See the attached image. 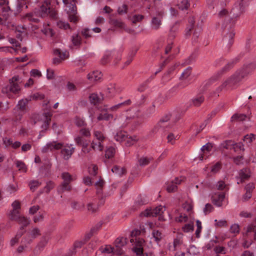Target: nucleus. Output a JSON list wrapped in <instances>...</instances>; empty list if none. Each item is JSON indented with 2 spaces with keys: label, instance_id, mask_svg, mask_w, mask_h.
Returning <instances> with one entry per match:
<instances>
[{
  "label": "nucleus",
  "instance_id": "f257e3e1",
  "mask_svg": "<svg viewBox=\"0 0 256 256\" xmlns=\"http://www.w3.org/2000/svg\"><path fill=\"white\" fill-rule=\"evenodd\" d=\"M247 72L244 69L236 71L234 74L226 80L216 90L217 93L222 90L235 88L238 84L246 75Z\"/></svg>",
  "mask_w": 256,
  "mask_h": 256
},
{
  "label": "nucleus",
  "instance_id": "f03ea898",
  "mask_svg": "<svg viewBox=\"0 0 256 256\" xmlns=\"http://www.w3.org/2000/svg\"><path fill=\"white\" fill-rule=\"evenodd\" d=\"M166 11L162 6H156L155 14L152 17L150 26L152 30H159L162 25L163 18Z\"/></svg>",
  "mask_w": 256,
  "mask_h": 256
},
{
  "label": "nucleus",
  "instance_id": "7ed1b4c3",
  "mask_svg": "<svg viewBox=\"0 0 256 256\" xmlns=\"http://www.w3.org/2000/svg\"><path fill=\"white\" fill-rule=\"evenodd\" d=\"M61 178L62 182L58 188L59 193H62L66 191H70L72 189L70 183L76 180V178L68 172H64L62 174Z\"/></svg>",
  "mask_w": 256,
  "mask_h": 256
},
{
  "label": "nucleus",
  "instance_id": "20e7f679",
  "mask_svg": "<svg viewBox=\"0 0 256 256\" xmlns=\"http://www.w3.org/2000/svg\"><path fill=\"white\" fill-rule=\"evenodd\" d=\"M20 78L18 76H14L10 80V83L6 87L4 88L2 92L4 93L12 92L14 94H18L20 90L19 85Z\"/></svg>",
  "mask_w": 256,
  "mask_h": 256
},
{
  "label": "nucleus",
  "instance_id": "39448f33",
  "mask_svg": "<svg viewBox=\"0 0 256 256\" xmlns=\"http://www.w3.org/2000/svg\"><path fill=\"white\" fill-rule=\"evenodd\" d=\"M165 210V207L162 206H159L153 209H146L141 213V215L146 217L156 216H158V220L163 221L164 220V218L162 216V214H163Z\"/></svg>",
  "mask_w": 256,
  "mask_h": 256
},
{
  "label": "nucleus",
  "instance_id": "423d86ee",
  "mask_svg": "<svg viewBox=\"0 0 256 256\" xmlns=\"http://www.w3.org/2000/svg\"><path fill=\"white\" fill-rule=\"evenodd\" d=\"M114 56L115 64L121 60L120 54H118L117 52L114 50H106L104 52V56L100 60V64L102 65H105L110 62L111 58Z\"/></svg>",
  "mask_w": 256,
  "mask_h": 256
},
{
  "label": "nucleus",
  "instance_id": "0eeeda50",
  "mask_svg": "<svg viewBox=\"0 0 256 256\" xmlns=\"http://www.w3.org/2000/svg\"><path fill=\"white\" fill-rule=\"evenodd\" d=\"M50 2L48 0L44 1L36 12L37 14L40 17H46L50 14L52 17L55 16V12L50 11Z\"/></svg>",
  "mask_w": 256,
  "mask_h": 256
},
{
  "label": "nucleus",
  "instance_id": "6e6552de",
  "mask_svg": "<svg viewBox=\"0 0 256 256\" xmlns=\"http://www.w3.org/2000/svg\"><path fill=\"white\" fill-rule=\"evenodd\" d=\"M28 102V100L26 99L21 100L18 102L16 108L14 109L16 121L21 120L22 115L26 112V105Z\"/></svg>",
  "mask_w": 256,
  "mask_h": 256
},
{
  "label": "nucleus",
  "instance_id": "1a4fd4ad",
  "mask_svg": "<svg viewBox=\"0 0 256 256\" xmlns=\"http://www.w3.org/2000/svg\"><path fill=\"white\" fill-rule=\"evenodd\" d=\"M245 4V0H240V2L235 4L230 13L232 19H236L244 12Z\"/></svg>",
  "mask_w": 256,
  "mask_h": 256
},
{
  "label": "nucleus",
  "instance_id": "9d476101",
  "mask_svg": "<svg viewBox=\"0 0 256 256\" xmlns=\"http://www.w3.org/2000/svg\"><path fill=\"white\" fill-rule=\"evenodd\" d=\"M144 245V240L143 238H136V243L132 248V250L137 256H148V254L147 253H143Z\"/></svg>",
  "mask_w": 256,
  "mask_h": 256
},
{
  "label": "nucleus",
  "instance_id": "9b49d317",
  "mask_svg": "<svg viewBox=\"0 0 256 256\" xmlns=\"http://www.w3.org/2000/svg\"><path fill=\"white\" fill-rule=\"evenodd\" d=\"M12 220L16 221L21 226L18 231L24 232V228L30 224V220L26 217L21 216L20 214L10 218Z\"/></svg>",
  "mask_w": 256,
  "mask_h": 256
},
{
  "label": "nucleus",
  "instance_id": "f8f14e48",
  "mask_svg": "<svg viewBox=\"0 0 256 256\" xmlns=\"http://www.w3.org/2000/svg\"><path fill=\"white\" fill-rule=\"evenodd\" d=\"M192 73V68L188 67L187 68L182 74L181 76L180 77V79L182 80L178 85L177 86L178 88H184L188 84V82H186V80H188V77L190 76Z\"/></svg>",
  "mask_w": 256,
  "mask_h": 256
},
{
  "label": "nucleus",
  "instance_id": "ddd939ff",
  "mask_svg": "<svg viewBox=\"0 0 256 256\" xmlns=\"http://www.w3.org/2000/svg\"><path fill=\"white\" fill-rule=\"evenodd\" d=\"M62 147V144L60 142H56L55 141L48 142L44 146L42 150L43 153H46L49 151L52 152L54 150H58L61 149Z\"/></svg>",
  "mask_w": 256,
  "mask_h": 256
},
{
  "label": "nucleus",
  "instance_id": "4468645a",
  "mask_svg": "<svg viewBox=\"0 0 256 256\" xmlns=\"http://www.w3.org/2000/svg\"><path fill=\"white\" fill-rule=\"evenodd\" d=\"M52 114L50 112H44L41 116L40 120H38L39 122H42L41 126L42 130L40 132H42L44 130H46L49 126L50 122L51 120Z\"/></svg>",
  "mask_w": 256,
  "mask_h": 256
},
{
  "label": "nucleus",
  "instance_id": "2eb2a0df",
  "mask_svg": "<svg viewBox=\"0 0 256 256\" xmlns=\"http://www.w3.org/2000/svg\"><path fill=\"white\" fill-rule=\"evenodd\" d=\"M62 148L61 150L62 154L63 156V158L66 160H68L74 152V148L72 144H66L64 146H62Z\"/></svg>",
  "mask_w": 256,
  "mask_h": 256
},
{
  "label": "nucleus",
  "instance_id": "dca6fc26",
  "mask_svg": "<svg viewBox=\"0 0 256 256\" xmlns=\"http://www.w3.org/2000/svg\"><path fill=\"white\" fill-rule=\"evenodd\" d=\"M127 238L124 237L118 238L115 240V248H116V254L120 255L124 252L122 247L124 246L127 244Z\"/></svg>",
  "mask_w": 256,
  "mask_h": 256
},
{
  "label": "nucleus",
  "instance_id": "f3484780",
  "mask_svg": "<svg viewBox=\"0 0 256 256\" xmlns=\"http://www.w3.org/2000/svg\"><path fill=\"white\" fill-rule=\"evenodd\" d=\"M225 198L224 192L214 193L212 196L213 204L217 206H221L222 202Z\"/></svg>",
  "mask_w": 256,
  "mask_h": 256
},
{
  "label": "nucleus",
  "instance_id": "a211bd4d",
  "mask_svg": "<svg viewBox=\"0 0 256 256\" xmlns=\"http://www.w3.org/2000/svg\"><path fill=\"white\" fill-rule=\"evenodd\" d=\"M54 54L55 55L58 56L59 58H54L53 59V63L54 64H58L68 57V53L66 51L62 52L60 50L56 49L54 50Z\"/></svg>",
  "mask_w": 256,
  "mask_h": 256
},
{
  "label": "nucleus",
  "instance_id": "6ab92c4d",
  "mask_svg": "<svg viewBox=\"0 0 256 256\" xmlns=\"http://www.w3.org/2000/svg\"><path fill=\"white\" fill-rule=\"evenodd\" d=\"M212 144L210 142H208L202 146L201 148L202 154L200 156V160H206L208 157V154L212 150Z\"/></svg>",
  "mask_w": 256,
  "mask_h": 256
},
{
  "label": "nucleus",
  "instance_id": "aec40b11",
  "mask_svg": "<svg viewBox=\"0 0 256 256\" xmlns=\"http://www.w3.org/2000/svg\"><path fill=\"white\" fill-rule=\"evenodd\" d=\"M182 179L176 178L174 180L167 184L166 190L169 192H174L177 190V185L180 184Z\"/></svg>",
  "mask_w": 256,
  "mask_h": 256
},
{
  "label": "nucleus",
  "instance_id": "412c9836",
  "mask_svg": "<svg viewBox=\"0 0 256 256\" xmlns=\"http://www.w3.org/2000/svg\"><path fill=\"white\" fill-rule=\"evenodd\" d=\"M121 91L122 88L115 84H110L106 89V92L110 96H114L116 94L120 92Z\"/></svg>",
  "mask_w": 256,
  "mask_h": 256
},
{
  "label": "nucleus",
  "instance_id": "4be33fe9",
  "mask_svg": "<svg viewBox=\"0 0 256 256\" xmlns=\"http://www.w3.org/2000/svg\"><path fill=\"white\" fill-rule=\"evenodd\" d=\"M152 238L158 244L164 238V235L161 230L154 229L152 232Z\"/></svg>",
  "mask_w": 256,
  "mask_h": 256
},
{
  "label": "nucleus",
  "instance_id": "5701e85b",
  "mask_svg": "<svg viewBox=\"0 0 256 256\" xmlns=\"http://www.w3.org/2000/svg\"><path fill=\"white\" fill-rule=\"evenodd\" d=\"M12 210L10 216V218L18 215L20 214V204L18 200L14 201L12 204Z\"/></svg>",
  "mask_w": 256,
  "mask_h": 256
},
{
  "label": "nucleus",
  "instance_id": "b1692460",
  "mask_svg": "<svg viewBox=\"0 0 256 256\" xmlns=\"http://www.w3.org/2000/svg\"><path fill=\"white\" fill-rule=\"evenodd\" d=\"M102 74L98 70L94 71L89 73L88 76V78L91 82H96L100 80L102 77Z\"/></svg>",
  "mask_w": 256,
  "mask_h": 256
},
{
  "label": "nucleus",
  "instance_id": "393cba45",
  "mask_svg": "<svg viewBox=\"0 0 256 256\" xmlns=\"http://www.w3.org/2000/svg\"><path fill=\"white\" fill-rule=\"evenodd\" d=\"M104 100V96L100 93V95L97 94H92L90 96V100L91 103L96 105L100 103Z\"/></svg>",
  "mask_w": 256,
  "mask_h": 256
},
{
  "label": "nucleus",
  "instance_id": "a878e982",
  "mask_svg": "<svg viewBox=\"0 0 256 256\" xmlns=\"http://www.w3.org/2000/svg\"><path fill=\"white\" fill-rule=\"evenodd\" d=\"M240 182H238V184L240 182H243L245 180L248 179L250 176V172L248 168H244L240 170L239 172Z\"/></svg>",
  "mask_w": 256,
  "mask_h": 256
},
{
  "label": "nucleus",
  "instance_id": "bb28decb",
  "mask_svg": "<svg viewBox=\"0 0 256 256\" xmlns=\"http://www.w3.org/2000/svg\"><path fill=\"white\" fill-rule=\"evenodd\" d=\"M204 100V96L202 94H198L191 100L190 104L194 106H199Z\"/></svg>",
  "mask_w": 256,
  "mask_h": 256
},
{
  "label": "nucleus",
  "instance_id": "cd10ccee",
  "mask_svg": "<svg viewBox=\"0 0 256 256\" xmlns=\"http://www.w3.org/2000/svg\"><path fill=\"white\" fill-rule=\"evenodd\" d=\"M170 116L166 115L164 118H162L156 124V125L154 126V130L156 131V129H158L157 130H158L159 128H164L167 127L168 124L166 122L170 120Z\"/></svg>",
  "mask_w": 256,
  "mask_h": 256
},
{
  "label": "nucleus",
  "instance_id": "c85d7f7f",
  "mask_svg": "<svg viewBox=\"0 0 256 256\" xmlns=\"http://www.w3.org/2000/svg\"><path fill=\"white\" fill-rule=\"evenodd\" d=\"M235 35L234 30H231L228 33H227L224 36L223 40L225 42H228L229 46H231L233 43V38Z\"/></svg>",
  "mask_w": 256,
  "mask_h": 256
},
{
  "label": "nucleus",
  "instance_id": "c756f323",
  "mask_svg": "<svg viewBox=\"0 0 256 256\" xmlns=\"http://www.w3.org/2000/svg\"><path fill=\"white\" fill-rule=\"evenodd\" d=\"M91 148L94 150L102 152L104 148L103 142L94 140L91 143Z\"/></svg>",
  "mask_w": 256,
  "mask_h": 256
},
{
  "label": "nucleus",
  "instance_id": "7c9ffc66",
  "mask_svg": "<svg viewBox=\"0 0 256 256\" xmlns=\"http://www.w3.org/2000/svg\"><path fill=\"white\" fill-rule=\"evenodd\" d=\"M132 102L130 100H128L124 102L116 104L110 108V110L112 112L116 111L118 109L122 108L125 106H129L131 104Z\"/></svg>",
  "mask_w": 256,
  "mask_h": 256
},
{
  "label": "nucleus",
  "instance_id": "2f4dec72",
  "mask_svg": "<svg viewBox=\"0 0 256 256\" xmlns=\"http://www.w3.org/2000/svg\"><path fill=\"white\" fill-rule=\"evenodd\" d=\"M38 15L37 14L36 12H35L34 14L30 12L26 14L24 16V19L25 20H28L33 22H37L38 21V19L37 16Z\"/></svg>",
  "mask_w": 256,
  "mask_h": 256
},
{
  "label": "nucleus",
  "instance_id": "473e14b6",
  "mask_svg": "<svg viewBox=\"0 0 256 256\" xmlns=\"http://www.w3.org/2000/svg\"><path fill=\"white\" fill-rule=\"evenodd\" d=\"M239 61L238 57H236L234 59H232L222 68V71L223 72H226L230 70L234 65Z\"/></svg>",
  "mask_w": 256,
  "mask_h": 256
},
{
  "label": "nucleus",
  "instance_id": "72a5a7b5",
  "mask_svg": "<svg viewBox=\"0 0 256 256\" xmlns=\"http://www.w3.org/2000/svg\"><path fill=\"white\" fill-rule=\"evenodd\" d=\"M138 140V138L136 136H128L127 135V136L125 140H124V144L127 146H130L133 144H134Z\"/></svg>",
  "mask_w": 256,
  "mask_h": 256
},
{
  "label": "nucleus",
  "instance_id": "f704fd0d",
  "mask_svg": "<svg viewBox=\"0 0 256 256\" xmlns=\"http://www.w3.org/2000/svg\"><path fill=\"white\" fill-rule=\"evenodd\" d=\"M14 162L19 171L22 172H26L28 168L24 162L22 160H16Z\"/></svg>",
  "mask_w": 256,
  "mask_h": 256
},
{
  "label": "nucleus",
  "instance_id": "c9c22d12",
  "mask_svg": "<svg viewBox=\"0 0 256 256\" xmlns=\"http://www.w3.org/2000/svg\"><path fill=\"white\" fill-rule=\"evenodd\" d=\"M94 136L96 138V139H94L95 140L102 142H104V141L106 139V137L103 132L98 130H94Z\"/></svg>",
  "mask_w": 256,
  "mask_h": 256
},
{
  "label": "nucleus",
  "instance_id": "e433bc0d",
  "mask_svg": "<svg viewBox=\"0 0 256 256\" xmlns=\"http://www.w3.org/2000/svg\"><path fill=\"white\" fill-rule=\"evenodd\" d=\"M104 184V182L101 178H100L95 183L94 186L96 188V193L98 194L102 193Z\"/></svg>",
  "mask_w": 256,
  "mask_h": 256
},
{
  "label": "nucleus",
  "instance_id": "4c0bfd02",
  "mask_svg": "<svg viewBox=\"0 0 256 256\" xmlns=\"http://www.w3.org/2000/svg\"><path fill=\"white\" fill-rule=\"evenodd\" d=\"M100 250L101 251L102 253H106V254H116V248L114 247H112L110 245H106L104 248H100Z\"/></svg>",
  "mask_w": 256,
  "mask_h": 256
},
{
  "label": "nucleus",
  "instance_id": "58836bf2",
  "mask_svg": "<svg viewBox=\"0 0 256 256\" xmlns=\"http://www.w3.org/2000/svg\"><path fill=\"white\" fill-rule=\"evenodd\" d=\"M24 234V232H20L18 231L16 234V236L12 238L10 240V245L12 246H14L16 244H17L20 237Z\"/></svg>",
  "mask_w": 256,
  "mask_h": 256
},
{
  "label": "nucleus",
  "instance_id": "ea45409f",
  "mask_svg": "<svg viewBox=\"0 0 256 256\" xmlns=\"http://www.w3.org/2000/svg\"><path fill=\"white\" fill-rule=\"evenodd\" d=\"M112 171L113 173H114L119 176H122L126 172V170L124 168L118 166H114L112 168Z\"/></svg>",
  "mask_w": 256,
  "mask_h": 256
},
{
  "label": "nucleus",
  "instance_id": "a19ab883",
  "mask_svg": "<svg viewBox=\"0 0 256 256\" xmlns=\"http://www.w3.org/2000/svg\"><path fill=\"white\" fill-rule=\"evenodd\" d=\"M28 234L34 240L40 235V232L38 228H34L28 232Z\"/></svg>",
  "mask_w": 256,
  "mask_h": 256
},
{
  "label": "nucleus",
  "instance_id": "79ce46f5",
  "mask_svg": "<svg viewBox=\"0 0 256 256\" xmlns=\"http://www.w3.org/2000/svg\"><path fill=\"white\" fill-rule=\"evenodd\" d=\"M178 6L180 9L184 10L188 9L190 4L188 0H179Z\"/></svg>",
  "mask_w": 256,
  "mask_h": 256
},
{
  "label": "nucleus",
  "instance_id": "37998d69",
  "mask_svg": "<svg viewBox=\"0 0 256 256\" xmlns=\"http://www.w3.org/2000/svg\"><path fill=\"white\" fill-rule=\"evenodd\" d=\"M116 153V149L113 146L108 148L106 150L105 156L108 158H112Z\"/></svg>",
  "mask_w": 256,
  "mask_h": 256
},
{
  "label": "nucleus",
  "instance_id": "c03bdc74",
  "mask_svg": "<svg viewBox=\"0 0 256 256\" xmlns=\"http://www.w3.org/2000/svg\"><path fill=\"white\" fill-rule=\"evenodd\" d=\"M127 134L124 132H120L114 136L115 140L119 142H124Z\"/></svg>",
  "mask_w": 256,
  "mask_h": 256
},
{
  "label": "nucleus",
  "instance_id": "a18cd8bd",
  "mask_svg": "<svg viewBox=\"0 0 256 256\" xmlns=\"http://www.w3.org/2000/svg\"><path fill=\"white\" fill-rule=\"evenodd\" d=\"M0 6L3 12H8L10 10L8 0H0Z\"/></svg>",
  "mask_w": 256,
  "mask_h": 256
},
{
  "label": "nucleus",
  "instance_id": "49530a36",
  "mask_svg": "<svg viewBox=\"0 0 256 256\" xmlns=\"http://www.w3.org/2000/svg\"><path fill=\"white\" fill-rule=\"evenodd\" d=\"M140 230L137 229H135L132 232L130 236L132 238L130 239V241L132 243L134 242V246L136 243V238H138L137 236H139L140 234Z\"/></svg>",
  "mask_w": 256,
  "mask_h": 256
},
{
  "label": "nucleus",
  "instance_id": "de8ad7c7",
  "mask_svg": "<svg viewBox=\"0 0 256 256\" xmlns=\"http://www.w3.org/2000/svg\"><path fill=\"white\" fill-rule=\"evenodd\" d=\"M178 30V28L176 24L172 27L168 34V40H172L176 37Z\"/></svg>",
  "mask_w": 256,
  "mask_h": 256
},
{
  "label": "nucleus",
  "instance_id": "09e8293b",
  "mask_svg": "<svg viewBox=\"0 0 256 256\" xmlns=\"http://www.w3.org/2000/svg\"><path fill=\"white\" fill-rule=\"evenodd\" d=\"M113 116L112 114H108L107 112L101 113L98 116V120H108L110 118H112Z\"/></svg>",
  "mask_w": 256,
  "mask_h": 256
},
{
  "label": "nucleus",
  "instance_id": "8fccbe9b",
  "mask_svg": "<svg viewBox=\"0 0 256 256\" xmlns=\"http://www.w3.org/2000/svg\"><path fill=\"white\" fill-rule=\"evenodd\" d=\"M42 32L46 35L50 37H52L54 34L53 30L50 27L48 24L45 26L42 30Z\"/></svg>",
  "mask_w": 256,
  "mask_h": 256
},
{
  "label": "nucleus",
  "instance_id": "3c124183",
  "mask_svg": "<svg viewBox=\"0 0 256 256\" xmlns=\"http://www.w3.org/2000/svg\"><path fill=\"white\" fill-rule=\"evenodd\" d=\"M111 24L114 26L120 28H125V25L121 20H111Z\"/></svg>",
  "mask_w": 256,
  "mask_h": 256
},
{
  "label": "nucleus",
  "instance_id": "603ef678",
  "mask_svg": "<svg viewBox=\"0 0 256 256\" xmlns=\"http://www.w3.org/2000/svg\"><path fill=\"white\" fill-rule=\"evenodd\" d=\"M246 116L244 114H234L231 118L232 120H238V121H242L244 120L246 118Z\"/></svg>",
  "mask_w": 256,
  "mask_h": 256
},
{
  "label": "nucleus",
  "instance_id": "864d4df0",
  "mask_svg": "<svg viewBox=\"0 0 256 256\" xmlns=\"http://www.w3.org/2000/svg\"><path fill=\"white\" fill-rule=\"evenodd\" d=\"M32 240L33 239L30 237V236L27 234L22 238L21 244L27 246L28 247V245L30 244L32 242Z\"/></svg>",
  "mask_w": 256,
  "mask_h": 256
},
{
  "label": "nucleus",
  "instance_id": "5fc2aeb1",
  "mask_svg": "<svg viewBox=\"0 0 256 256\" xmlns=\"http://www.w3.org/2000/svg\"><path fill=\"white\" fill-rule=\"evenodd\" d=\"M98 168L95 164H91L88 168V172L92 176H96L98 174Z\"/></svg>",
  "mask_w": 256,
  "mask_h": 256
},
{
  "label": "nucleus",
  "instance_id": "6e6d98bb",
  "mask_svg": "<svg viewBox=\"0 0 256 256\" xmlns=\"http://www.w3.org/2000/svg\"><path fill=\"white\" fill-rule=\"evenodd\" d=\"M41 184V183L38 180H32L29 184V186L30 187V189L32 191H34L38 187H39Z\"/></svg>",
  "mask_w": 256,
  "mask_h": 256
},
{
  "label": "nucleus",
  "instance_id": "4d7b16f0",
  "mask_svg": "<svg viewBox=\"0 0 256 256\" xmlns=\"http://www.w3.org/2000/svg\"><path fill=\"white\" fill-rule=\"evenodd\" d=\"M230 230L232 234L236 235L240 232V228L239 225L236 224H232L230 228Z\"/></svg>",
  "mask_w": 256,
  "mask_h": 256
},
{
  "label": "nucleus",
  "instance_id": "13d9d810",
  "mask_svg": "<svg viewBox=\"0 0 256 256\" xmlns=\"http://www.w3.org/2000/svg\"><path fill=\"white\" fill-rule=\"evenodd\" d=\"M176 221L180 222H186L188 218L186 214H180L178 216L176 217Z\"/></svg>",
  "mask_w": 256,
  "mask_h": 256
},
{
  "label": "nucleus",
  "instance_id": "bf43d9fd",
  "mask_svg": "<svg viewBox=\"0 0 256 256\" xmlns=\"http://www.w3.org/2000/svg\"><path fill=\"white\" fill-rule=\"evenodd\" d=\"M68 19L70 22L76 23L78 21V18L76 16V13L68 14Z\"/></svg>",
  "mask_w": 256,
  "mask_h": 256
},
{
  "label": "nucleus",
  "instance_id": "052dcab7",
  "mask_svg": "<svg viewBox=\"0 0 256 256\" xmlns=\"http://www.w3.org/2000/svg\"><path fill=\"white\" fill-rule=\"evenodd\" d=\"M69 6H68V9H66L67 13H77L76 12V6L74 3H70L68 4Z\"/></svg>",
  "mask_w": 256,
  "mask_h": 256
},
{
  "label": "nucleus",
  "instance_id": "680f3d73",
  "mask_svg": "<svg viewBox=\"0 0 256 256\" xmlns=\"http://www.w3.org/2000/svg\"><path fill=\"white\" fill-rule=\"evenodd\" d=\"M222 168V164L220 162H217L214 164L211 168V172L215 174L218 172Z\"/></svg>",
  "mask_w": 256,
  "mask_h": 256
},
{
  "label": "nucleus",
  "instance_id": "e2e57ef3",
  "mask_svg": "<svg viewBox=\"0 0 256 256\" xmlns=\"http://www.w3.org/2000/svg\"><path fill=\"white\" fill-rule=\"evenodd\" d=\"M192 204L190 202L186 201L182 204L183 209L188 212L192 210Z\"/></svg>",
  "mask_w": 256,
  "mask_h": 256
},
{
  "label": "nucleus",
  "instance_id": "0e129e2a",
  "mask_svg": "<svg viewBox=\"0 0 256 256\" xmlns=\"http://www.w3.org/2000/svg\"><path fill=\"white\" fill-rule=\"evenodd\" d=\"M144 18V16L141 14H135L132 18V23L136 24V22H141Z\"/></svg>",
  "mask_w": 256,
  "mask_h": 256
},
{
  "label": "nucleus",
  "instance_id": "69168bd1",
  "mask_svg": "<svg viewBox=\"0 0 256 256\" xmlns=\"http://www.w3.org/2000/svg\"><path fill=\"white\" fill-rule=\"evenodd\" d=\"M72 42L73 44L75 46L80 44L81 42L80 36L78 34L74 35L72 37Z\"/></svg>",
  "mask_w": 256,
  "mask_h": 256
},
{
  "label": "nucleus",
  "instance_id": "338daca9",
  "mask_svg": "<svg viewBox=\"0 0 256 256\" xmlns=\"http://www.w3.org/2000/svg\"><path fill=\"white\" fill-rule=\"evenodd\" d=\"M58 26L60 28H63L64 30H67L70 28V24L68 22H64L63 21H59L58 22Z\"/></svg>",
  "mask_w": 256,
  "mask_h": 256
},
{
  "label": "nucleus",
  "instance_id": "774afa93",
  "mask_svg": "<svg viewBox=\"0 0 256 256\" xmlns=\"http://www.w3.org/2000/svg\"><path fill=\"white\" fill-rule=\"evenodd\" d=\"M150 162V159L146 157H142L140 158L138 160L139 164L140 166H144L148 165Z\"/></svg>",
  "mask_w": 256,
  "mask_h": 256
}]
</instances>
